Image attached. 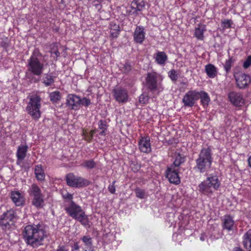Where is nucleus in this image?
<instances>
[{
	"mask_svg": "<svg viewBox=\"0 0 251 251\" xmlns=\"http://www.w3.org/2000/svg\"><path fill=\"white\" fill-rule=\"evenodd\" d=\"M24 239L27 245L37 248L43 244L46 231L40 225H27L23 232Z\"/></svg>",
	"mask_w": 251,
	"mask_h": 251,
	"instance_id": "1",
	"label": "nucleus"
},
{
	"mask_svg": "<svg viewBox=\"0 0 251 251\" xmlns=\"http://www.w3.org/2000/svg\"><path fill=\"white\" fill-rule=\"evenodd\" d=\"M221 182L216 175H210L205 180L199 184L198 190L202 194L211 197L214 191L218 190Z\"/></svg>",
	"mask_w": 251,
	"mask_h": 251,
	"instance_id": "2",
	"label": "nucleus"
},
{
	"mask_svg": "<svg viewBox=\"0 0 251 251\" xmlns=\"http://www.w3.org/2000/svg\"><path fill=\"white\" fill-rule=\"evenodd\" d=\"M65 209L70 216L79 221L82 225L86 226L89 225L88 216L81 207L73 201H70Z\"/></svg>",
	"mask_w": 251,
	"mask_h": 251,
	"instance_id": "3",
	"label": "nucleus"
},
{
	"mask_svg": "<svg viewBox=\"0 0 251 251\" xmlns=\"http://www.w3.org/2000/svg\"><path fill=\"white\" fill-rule=\"evenodd\" d=\"M196 161V167L201 173L207 171L212 163L210 150L208 148L202 149Z\"/></svg>",
	"mask_w": 251,
	"mask_h": 251,
	"instance_id": "4",
	"label": "nucleus"
},
{
	"mask_svg": "<svg viewBox=\"0 0 251 251\" xmlns=\"http://www.w3.org/2000/svg\"><path fill=\"white\" fill-rule=\"evenodd\" d=\"M44 64L37 55L34 53L27 60V73L34 75L40 76L43 73Z\"/></svg>",
	"mask_w": 251,
	"mask_h": 251,
	"instance_id": "5",
	"label": "nucleus"
},
{
	"mask_svg": "<svg viewBox=\"0 0 251 251\" xmlns=\"http://www.w3.org/2000/svg\"><path fill=\"white\" fill-rule=\"evenodd\" d=\"M40 98L36 95H31L29 97V102L27 106L26 110L28 113L34 119L37 120L40 117Z\"/></svg>",
	"mask_w": 251,
	"mask_h": 251,
	"instance_id": "6",
	"label": "nucleus"
},
{
	"mask_svg": "<svg viewBox=\"0 0 251 251\" xmlns=\"http://www.w3.org/2000/svg\"><path fill=\"white\" fill-rule=\"evenodd\" d=\"M158 75L154 73H148L146 78L147 85L152 92H157V94L161 92L163 88L160 82H157Z\"/></svg>",
	"mask_w": 251,
	"mask_h": 251,
	"instance_id": "7",
	"label": "nucleus"
},
{
	"mask_svg": "<svg viewBox=\"0 0 251 251\" xmlns=\"http://www.w3.org/2000/svg\"><path fill=\"white\" fill-rule=\"evenodd\" d=\"M66 181L69 186L74 187H81L87 186L89 184V181L87 179L71 173L67 175Z\"/></svg>",
	"mask_w": 251,
	"mask_h": 251,
	"instance_id": "8",
	"label": "nucleus"
},
{
	"mask_svg": "<svg viewBox=\"0 0 251 251\" xmlns=\"http://www.w3.org/2000/svg\"><path fill=\"white\" fill-rule=\"evenodd\" d=\"M16 219L15 211L12 209L7 210L0 219V226L3 229H9Z\"/></svg>",
	"mask_w": 251,
	"mask_h": 251,
	"instance_id": "9",
	"label": "nucleus"
},
{
	"mask_svg": "<svg viewBox=\"0 0 251 251\" xmlns=\"http://www.w3.org/2000/svg\"><path fill=\"white\" fill-rule=\"evenodd\" d=\"M198 91L191 90L188 91L184 96L182 102L185 106L192 107L199 99Z\"/></svg>",
	"mask_w": 251,
	"mask_h": 251,
	"instance_id": "10",
	"label": "nucleus"
},
{
	"mask_svg": "<svg viewBox=\"0 0 251 251\" xmlns=\"http://www.w3.org/2000/svg\"><path fill=\"white\" fill-rule=\"evenodd\" d=\"M236 85L240 89L246 88L251 82L250 76L245 73L239 72L234 74Z\"/></svg>",
	"mask_w": 251,
	"mask_h": 251,
	"instance_id": "11",
	"label": "nucleus"
},
{
	"mask_svg": "<svg viewBox=\"0 0 251 251\" xmlns=\"http://www.w3.org/2000/svg\"><path fill=\"white\" fill-rule=\"evenodd\" d=\"M166 176L171 183L178 184L180 183V178L177 170L173 168V166L168 168L166 172Z\"/></svg>",
	"mask_w": 251,
	"mask_h": 251,
	"instance_id": "12",
	"label": "nucleus"
},
{
	"mask_svg": "<svg viewBox=\"0 0 251 251\" xmlns=\"http://www.w3.org/2000/svg\"><path fill=\"white\" fill-rule=\"evenodd\" d=\"M113 93L115 99L118 102L123 103L127 101L128 96L126 90L117 88L113 90Z\"/></svg>",
	"mask_w": 251,
	"mask_h": 251,
	"instance_id": "13",
	"label": "nucleus"
},
{
	"mask_svg": "<svg viewBox=\"0 0 251 251\" xmlns=\"http://www.w3.org/2000/svg\"><path fill=\"white\" fill-rule=\"evenodd\" d=\"M67 104L71 109L77 110L81 105L80 98L74 94H69L67 98Z\"/></svg>",
	"mask_w": 251,
	"mask_h": 251,
	"instance_id": "14",
	"label": "nucleus"
},
{
	"mask_svg": "<svg viewBox=\"0 0 251 251\" xmlns=\"http://www.w3.org/2000/svg\"><path fill=\"white\" fill-rule=\"evenodd\" d=\"M139 149L144 153H148L151 151L150 138L149 136L142 137L138 142Z\"/></svg>",
	"mask_w": 251,
	"mask_h": 251,
	"instance_id": "15",
	"label": "nucleus"
},
{
	"mask_svg": "<svg viewBox=\"0 0 251 251\" xmlns=\"http://www.w3.org/2000/svg\"><path fill=\"white\" fill-rule=\"evenodd\" d=\"M10 198L17 206H23L25 202L24 195L18 191H13L10 193Z\"/></svg>",
	"mask_w": 251,
	"mask_h": 251,
	"instance_id": "16",
	"label": "nucleus"
},
{
	"mask_svg": "<svg viewBox=\"0 0 251 251\" xmlns=\"http://www.w3.org/2000/svg\"><path fill=\"white\" fill-rule=\"evenodd\" d=\"M230 101L237 106H241L244 102V100L240 93L232 91L228 95Z\"/></svg>",
	"mask_w": 251,
	"mask_h": 251,
	"instance_id": "17",
	"label": "nucleus"
},
{
	"mask_svg": "<svg viewBox=\"0 0 251 251\" xmlns=\"http://www.w3.org/2000/svg\"><path fill=\"white\" fill-rule=\"evenodd\" d=\"M133 39L135 43L142 44L145 39V29L142 26H138L133 34Z\"/></svg>",
	"mask_w": 251,
	"mask_h": 251,
	"instance_id": "18",
	"label": "nucleus"
},
{
	"mask_svg": "<svg viewBox=\"0 0 251 251\" xmlns=\"http://www.w3.org/2000/svg\"><path fill=\"white\" fill-rule=\"evenodd\" d=\"M28 147L27 145H21L17 150V157L18 158L17 163H19L24 159L26 156Z\"/></svg>",
	"mask_w": 251,
	"mask_h": 251,
	"instance_id": "19",
	"label": "nucleus"
},
{
	"mask_svg": "<svg viewBox=\"0 0 251 251\" xmlns=\"http://www.w3.org/2000/svg\"><path fill=\"white\" fill-rule=\"evenodd\" d=\"M223 227L228 230L233 229L234 226V221L233 218L230 216H225L223 220Z\"/></svg>",
	"mask_w": 251,
	"mask_h": 251,
	"instance_id": "20",
	"label": "nucleus"
},
{
	"mask_svg": "<svg viewBox=\"0 0 251 251\" xmlns=\"http://www.w3.org/2000/svg\"><path fill=\"white\" fill-rule=\"evenodd\" d=\"M154 58L156 62L160 65H164L168 57L166 53L164 51H157L154 54Z\"/></svg>",
	"mask_w": 251,
	"mask_h": 251,
	"instance_id": "21",
	"label": "nucleus"
},
{
	"mask_svg": "<svg viewBox=\"0 0 251 251\" xmlns=\"http://www.w3.org/2000/svg\"><path fill=\"white\" fill-rule=\"evenodd\" d=\"M206 31V26L203 24H199L195 29V36L200 40L203 39V33Z\"/></svg>",
	"mask_w": 251,
	"mask_h": 251,
	"instance_id": "22",
	"label": "nucleus"
},
{
	"mask_svg": "<svg viewBox=\"0 0 251 251\" xmlns=\"http://www.w3.org/2000/svg\"><path fill=\"white\" fill-rule=\"evenodd\" d=\"M205 71L210 78H214L217 74V70L216 68L212 64H209L205 66Z\"/></svg>",
	"mask_w": 251,
	"mask_h": 251,
	"instance_id": "23",
	"label": "nucleus"
},
{
	"mask_svg": "<svg viewBox=\"0 0 251 251\" xmlns=\"http://www.w3.org/2000/svg\"><path fill=\"white\" fill-rule=\"evenodd\" d=\"M243 244L246 249L251 250V230H248L244 234Z\"/></svg>",
	"mask_w": 251,
	"mask_h": 251,
	"instance_id": "24",
	"label": "nucleus"
},
{
	"mask_svg": "<svg viewBox=\"0 0 251 251\" xmlns=\"http://www.w3.org/2000/svg\"><path fill=\"white\" fill-rule=\"evenodd\" d=\"M29 193L30 195L33 197V198L43 195L39 186L35 184L31 185L29 190Z\"/></svg>",
	"mask_w": 251,
	"mask_h": 251,
	"instance_id": "25",
	"label": "nucleus"
},
{
	"mask_svg": "<svg viewBox=\"0 0 251 251\" xmlns=\"http://www.w3.org/2000/svg\"><path fill=\"white\" fill-rule=\"evenodd\" d=\"M199 98H201V102L204 107L208 106L210 100V97L208 94L204 91L198 92Z\"/></svg>",
	"mask_w": 251,
	"mask_h": 251,
	"instance_id": "26",
	"label": "nucleus"
},
{
	"mask_svg": "<svg viewBox=\"0 0 251 251\" xmlns=\"http://www.w3.org/2000/svg\"><path fill=\"white\" fill-rule=\"evenodd\" d=\"M34 173L37 180H43L45 179V174L41 165H37L35 166Z\"/></svg>",
	"mask_w": 251,
	"mask_h": 251,
	"instance_id": "27",
	"label": "nucleus"
},
{
	"mask_svg": "<svg viewBox=\"0 0 251 251\" xmlns=\"http://www.w3.org/2000/svg\"><path fill=\"white\" fill-rule=\"evenodd\" d=\"M145 5L143 1L140 0H133L131 3V7L136 11H140L145 8Z\"/></svg>",
	"mask_w": 251,
	"mask_h": 251,
	"instance_id": "28",
	"label": "nucleus"
},
{
	"mask_svg": "<svg viewBox=\"0 0 251 251\" xmlns=\"http://www.w3.org/2000/svg\"><path fill=\"white\" fill-rule=\"evenodd\" d=\"M44 195L33 198L32 204L37 208L43 207L44 204Z\"/></svg>",
	"mask_w": 251,
	"mask_h": 251,
	"instance_id": "29",
	"label": "nucleus"
},
{
	"mask_svg": "<svg viewBox=\"0 0 251 251\" xmlns=\"http://www.w3.org/2000/svg\"><path fill=\"white\" fill-rule=\"evenodd\" d=\"M54 82V77L51 74H47L43 77V83L46 86H50Z\"/></svg>",
	"mask_w": 251,
	"mask_h": 251,
	"instance_id": "30",
	"label": "nucleus"
},
{
	"mask_svg": "<svg viewBox=\"0 0 251 251\" xmlns=\"http://www.w3.org/2000/svg\"><path fill=\"white\" fill-rule=\"evenodd\" d=\"M119 26L118 25L114 23L110 24V32L113 37H117L119 34Z\"/></svg>",
	"mask_w": 251,
	"mask_h": 251,
	"instance_id": "31",
	"label": "nucleus"
},
{
	"mask_svg": "<svg viewBox=\"0 0 251 251\" xmlns=\"http://www.w3.org/2000/svg\"><path fill=\"white\" fill-rule=\"evenodd\" d=\"M184 162V156H182L180 154L178 153L176 154L175 160L173 164L172 165L173 168L179 166L182 163Z\"/></svg>",
	"mask_w": 251,
	"mask_h": 251,
	"instance_id": "32",
	"label": "nucleus"
},
{
	"mask_svg": "<svg viewBox=\"0 0 251 251\" xmlns=\"http://www.w3.org/2000/svg\"><path fill=\"white\" fill-rule=\"evenodd\" d=\"M81 166L87 169H91L96 166V163L92 159L85 160L82 163Z\"/></svg>",
	"mask_w": 251,
	"mask_h": 251,
	"instance_id": "33",
	"label": "nucleus"
},
{
	"mask_svg": "<svg viewBox=\"0 0 251 251\" xmlns=\"http://www.w3.org/2000/svg\"><path fill=\"white\" fill-rule=\"evenodd\" d=\"M50 100L53 102H56L61 98L60 93L58 91L52 92L50 95Z\"/></svg>",
	"mask_w": 251,
	"mask_h": 251,
	"instance_id": "34",
	"label": "nucleus"
},
{
	"mask_svg": "<svg viewBox=\"0 0 251 251\" xmlns=\"http://www.w3.org/2000/svg\"><path fill=\"white\" fill-rule=\"evenodd\" d=\"M82 240L84 243L85 247L89 248L92 247V238L88 236L82 237Z\"/></svg>",
	"mask_w": 251,
	"mask_h": 251,
	"instance_id": "35",
	"label": "nucleus"
},
{
	"mask_svg": "<svg viewBox=\"0 0 251 251\" xmlns=\"http://www.w3.org/2000/svg\"><path fill=\"white\" fill-rule=\"evenodd\" d=\"M168 75L173 81H176L178 78V73L177 71L175 70H172L169 71Z\"/></svg>",
	"mask_w": 251,
	"mask_h": 251,
	"instance_id": "36",
	"label": "nucleus"
},
{
	"mask_svg": "<svg viewBox=\"0 0 251 251\" xmlns=\"http://www.w3.org/2000/svg\"><path fill=\"white\" fill-rule=\"evenodd\" d=\"M99 128L100 129H101V131H100V135H104L105 130H106V124L105 121H100L99 123Z\"/></svg>",
	"mask_w": 251,
	"mask_h": 251,
	"instance_id": "37",
	"label": "nucleus"
},
{
	"mask_svg": "<svg viewBox=\"0 0 251 251\" xmlns=\"http://www.w3.org/2000/svg\"><path fill=\"white\" fill-rule=\"evenodd\" d=\"M136 196L140 199H144L145 197V192L141 189L137 188L135 191Z\"/></svg>",
	"mask_w": 251,
	"mask_h": 251,
	"instance_id": "38",
	"label": "nucleus"
},
{
	"mask_svg": "<svg viewBox=\"0 0 251 251\" xmlns=\"http://www.w3.org/2000/svg\"><path fill=\"white\" fill-rule=\"evenodd\" d=\"M251 65V55L248 56L243 63V67L244 69H248Z\"/></svg>",
	"mask_w": 251,
	"mask_h": 251,
	"instance_id": "39",
	"label": "nucleus"
},
{
	"mask_svg": "<svg viewBox=\"0 0 251 251\" xmlns=\"http://www.w3.org/2000/svg\"><path fill=\"white\" fill-rule=\"evenodd\" d=\"M149 100V97L144 94L141 95L139 98V101L140 103L145 104Z\"/></svg>",
	"mask_w": 251,
	"mask_h": 251,
	"instance_id": "40",
	"label": "nucleus"
},
{
	"mask_svg": "<svg viewBox=\"0 0 251 251\" xmlns=\"http://www.w3.org/2000/svg\"><path fill=\"white\" fill-rule=\"evenodd\" d=\"M222 24L224 28H228L231 27L232 22L229 20H224Z\"/></svg>",
	"mask_w": 251,
	"mask_h": 251,
	"instance_id": "41",
	"label": "nucleus"
},
{
	"mask_svg": "<svg viewBox=\"0 0 251 251\" xmlns=\"http://www.w3.org/2000/svg\"><path fill=\"white\" fill-rule=\"evenodd\" d=\"M231 66V59L227 60L226 61L224 65V68L226 73H228L230 70Z\"/></svg>",
	"mask_w": 251,
	"mask_h": 251,
	"instance_id": "42",
	"label": "nucleus"
},
{
	"mask_svg": "<svg viewBox=\"0 0 251 251\" xmlns=\"http://www.w3.org/2000/svg\"><path fill=\"white\" fill-rule=\"evenodd\" d=\"M94 133V130H91L89 134H87L86 133H83V137L86 140H91L93 137V134Z\"/></svg>",
	"mask_w": 251,
	"mask_h": 251,
	"instance_id": "43",
	"label": "nucleus"
},
{
	"mask_svg": "<svg viewBox=\"0 0 251 251\" xmlns=\"http://www.w3.org/2000/svg\"><path fill=\"white\" fill-rule=\"evenodd\" d=\"M80 101L81 105H84L85 106H88L91 104L90 100L86 98H83L82 99H80Z\"/></svg>",
	"mask_w": 251,
	"mask_h": 251,
	"instance_id": "44",
	"label": "nucleus"
},
{
	"mask_svg": "<svg viewBox=\"0 0 251 251\" xmlns=\"http://www.w3.org/2000/svg\"><path fill=\"white\" fill-rule=\"evenodd\" d=\"M62 196L64 199L70 200L71 201H73L72 199L73 196L72 194H69L67 192H64L62 193Z\"/></svg>",
	"mask_w": 251,
	"mask_h": 251,
	"instance_id": "45",
	"label": "nucleus"
},
{
	"mask_svg": "<svg viewBox=\"0 0 251 251\" xmlns=\"http://www.w3.org/2000/svg\"><path fill=\"white\" fill-rule=\"evenodd\" d=\"M115 182H116L115 181H113L112 182V183L110 184L108 187V189L109 191L111 194H114L115 192V191H116L115 186Z\"/></svg>",
	"mask_w": 251,
	"mask_h": 251,
	"instance_id": "46",
	"label": "nucleus"
},
{
	"mask_svg": "<svg viewBox=\"0 0 251 251\" xmlns=\"http://www.w3.org/2000/svg\"><path fill=\"white\" fill-rule=\"evenodd\" d=\"M50 53H51V56L52 57H53L54 58H56L60 55L59 52L57 50H55L54 51L51 50Z\"/></svg>",
	"mask_w": 251,
	"mask_h": 251,
	"instance_id": "47",
	"label": "nucleus"
},
{
	"mask_svg": "<svg viewBox=\"0 0 251 251\" xmlns=\"http://www.w3.org/2000/svg\"><path fill=\"white\" fill-rule=\"evenodd\" d=\"M56 251H69L68 248L64 246H59L56 250Z\"/></svg>",
	"mask_w": 251,
	"mask_h": 251,
	"instance_id": "48",
	"label": "nucleus"
},
{
	"mask_svg": "<svg viewBox=\"0 0 251 251\" xmlns=\"http://www.w3.org/2000/svg\"><path fill=\"white\" fill-rule=\"evenodd\" d=\"M124 72L127 73L131 69V66L128 63H126L124 66Z\"/></svg>",
	"mask_w": 251,
	"mask_h": 251,
	"instance_id": "49",
	"label": "nucleus"
},
{
	"mask_svg": "<svg viewBox=\"0 0 251 251\" xmlns=\"http://www.w3.org/2000/svg\"><path fill=\"white\" fill-rule=\"evenodd\" d=\"M85 251H95L94 250V248L93 247H89V248H87V247H85Z\"/></svg>",
	"mask_w": 251,
	"mask_h": 251,
	"instance_id": "50",
	"label": "nucleus"
},
{
	"mask_svg": "<svg viewBox=\"0 0 251 251\" xmlns=\"http://www.w3.org/2000/svg\"><path fill=\"white\" fill-rule=\"evenodd\" d=\"M248 161L249 167L251 168V155L249 157Z\"/></svg>",
	"mask_w": 251,
	"mask_h": 251,
	"instance_id": "51",
	"label": "nucleus"
},
{
	"mask_svg": "<svg viewBox=\"0 0 251 251\" xmlns=\"http://www.w3.org/2000/svg\"><path fill=\"white\" fill-rule=\"evenodd\" d=\"M233 251H243L240 248L236 247L234 249Z\"/></svg>",
	"mask_w": 251,
	"mask_h": 251,
	"instance_id": "52",
	"label": "nucleus"
},
{
	"mask_svg": "<svg viewBox=\"0 0 251 251\" xmlns=\"http://www.w3.org/2000/svg\"><path fill=\"white\" fill-rule=\"evenodd\" d=\"M79 249V246L77 244H75L74 247V250H77Z\"/></svg>",
	"mask_w": 251,
	"mask_h": 251,
	"instance_id": "53",
	"label": "nucleus"
},
{
	"mask_svg": "<svg viewBox=\"0 0 251 251\" xmlns=\"http://www.w3.org/2000/svg\"><path fill=\"white\" fill-rule=\"evenodd\" d=\"M200 239H201V241H204V238H203L202 236H201V237Z\"/></svg>",
	"mask_w": 251,
	"mask_h": 251,
	"instance_id": "54",
	"label": "nucleus"
},
{
	"mask_svg": "<svg viewBox=\"0 0 251 251\" xmlns=\"http://www.w3.org/2000/svg\"><path fill=\"white\" fill-rule=\"evenodd\" d=\"M251 251V250H249V251Z\"/></svg>",
	"mask_w": 251,
	"mask_h": 251,
	"instance_id": "55",
	"label": "nucleus"
}]
</instances>
